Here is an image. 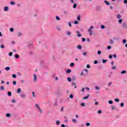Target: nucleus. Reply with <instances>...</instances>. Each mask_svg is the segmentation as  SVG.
I'll list each match as a JSON object with an SVG mask.
<instances>
[{
  "instance_id": "obj_1",
  "label": "nucleus",
  "mask_w": 127,
  "mask_h": 127,
  "mask_svg": "<svg viewBox=\"0 0 127 127\" xmlns=\"http://www.w3.org/2000/svg\"><path fill=\"white\" fill-rule=\"evenodd\" d=\"M62 102H63V99H57L54 103V106H55V107H58L59 104H61Z\"/></svg>"
},
{
  "instance_id": "obj_2",
  "label": "nucleus",
  "mask_w": 127,
  "mask_h": 127,
  "mask_svg": "<svg viewBox=\"0 0 127 127\" xmlns=\"http://www.w3.org/2000/svg\"><path fill=\"white\" fill-rule=\"evenodd\" d=\"M92 29H94V26H91L89 29H88V32L89 33V35L92 36L93 35V31Z\"/></svg>"
},
{
  "instance_id": "obj_3",
  "label": "nucleus",
  "mask_w": 127,
  "mask_h": 127,
  "mask_svg": "<svg viewBox=\"0 0 127 127\" xmlns=\"http://www.w3.org/2000/svg\"><path fill=\"white\" fill-rule=\"evenodd\" d=\"M35 106L38 109L40 114H42V113H43V111H42V109L39 107V105L38 104H36Z\"/></svg>"
},
{
  "instance_id": "obj_4",
  "label": "nucleus",
  "mask_w": 127,
  "mask_h": 127,
  "mask_svg": "<svg viewBox=\"0 0 127 127\" xmlns=\"http://www.w3.org/2000/svg\"><path fill=\"white\" fill-rule=\"evenodd\" d=\"M122 27L123 28H125V29H127V23L124 22L122 23Z\"/></svg>"
},
{
  "instance_id": "obj_5",
  "label": "nucleus",
  "mask_w": 127,
  "mask_h": 127,
  "mask_svg": "<svg viewBox=\"0 0 127 127\" xmlns=\"http://www.w3.org/2000/svg\"><path fill=\"white\" fill-rule=\"evenodd\" d=\"M33 81L34 82H36L37 81V76H36V74H34Z\"/></svg>"
},
{
  "instance_id": "obj_6",
  "label": "nucleus",
  "mask_w": 127,
  "mask_h": 127,
  "mask_svg": "<svg viewBox=\"0 0 127 127\" xmlns=\"http://www.w3.org/2000/svg\"><path fill=\"white\" fill-rule=\"evenodd\" d=\"M71 72H72V70H71V69H67L66 71V74H70Z\"/></svg>"
},
{
  "instance_id": "obj_7",
  "label": "nucleus",
  "mask_w": 127,
  "mask_h": 127,
  "mask_svg": "<svg viewBox=\"0 0 127 127\" xmlns=\"http://www.w3.org/2000/svg\"><path fill=\"white\" fill-rule=\"evenodd\" d=\"M89 97H90V94L87 95L86 96H85L83 98V100H86L87 99H89Z\"/></svg>"
},
{
  "instance_id": "obj_8",
  "label": "nucleus",
  "mask_w": 127,
  "mask_h": 127,
  "mask_svg": "<svg viewBox=\"0 0 127 127\" xmlns=\"http://www.w3.org/2000/svg\"><path fill=\"white\" fill-rule=\"evenodd\" d=\"M57 94L58 95H62V91L61 90H59L58 91H57Z\"/></svg>"
},
{
  "instance_id": "obj_9",
  "label": "nucleus",
  "mask_w": 127,
  "mask_h": 127,
  "mask_svg": "<svg viewBox=\"0 0 127 127\" xmlns=\"http://www.w3.org/2000/svg\"><path fill=\"white\" fill-rule=\"evenodd\" d=\"M109 43L111 45H113V44H114V40H113L112 39H110L109 41Z\"/></svg>"
},
{
  "instance_id": "obj_10",
  "label": "nucleus",
  "mask_w": 127,
  "mask_h": 127,
  "mask_svg": "<svg viewBox=\"0 0 127 127\" xmlns=\"http://www.w3.org/2000/svg\"><path fill=\"white\" fill-rule=\"evenodd\" d=\"M8 6H5L4 7V11H8Z\"/></svg>"
},
{
  "instance_id": "obj_11",
  "label": "nucleus",
  "mask_w": 127,
  "mask_h": 127,
  "mask_svg": "<svg viewBox=\"0 0 127 127\" xmlns=\"http://www.w3.org/2000/svg\"><path fill=\"white\" fill-rule=\"evenodd\" d=\"M20 97L22 99H23V98L26 97V94H20Z\"/></svg>"
},
{
  "instance_id": "obj_12",
  "label": "nucleus",
  "mask_w": 127,
  "mask_h": 127,
  "mask_svg": "<svg viewBox=\"0 0 127 127\" xmlns=\"http://www.w3.org/2000/svg\"><path fill=\"white\" fill-rule=\"evenodd\" d=\"M11 116V114H10V113H7L6 114V117L7 118H10Z\"/></svg>"
},
{
  "instance_id": "obj_13",
  "label": "nucleus",
  "mask_w": 127,
  "mask_h": 127,
  "mask_svg": "<svg viewBox=\"0 0 127 127\" xmlns=\"http://www.w3.org/2000/svg\"><path fill=\"white\" fill-rule=\"evenodd\" d=\"M5 70H6V71H9V70H10V67L9 66H7L5 68Z\"/></svg>"
},
{
  "instance_id": "obj_14",
  "label": "nucleus",
  "mask_w": 127,
  "mask_h": 127,
  "mask_svg": "<svg viewBox=\"0 0 127 127\" xmlns=\"http://www.w3.org/2000/svg\"><path fill=\"white\" fill-rule=\"evenodd\" d=\"M105 3H106V4H107V5H110L111 4L110 3V2H109V1H107V0H105L104 1Z\"/></svg>"
},
{
  "instance_id": "obj_15",
  "label": "nucleus",
  "mask_w": 127,
  "mask_h": 127,
  "mask_svg": "<svg viewBox=\"0 0 127 127\" xmlns=\"http://www.w3.org/2000/svg\"><path fill=\"white\" fill-rule=\"evenodd\" d=\"M77 48L78 49L81 50L82 49V46H81L80 45H78L77 47Z\"/></svg>"
},
{
  "instance_id": "obj_16",
  "label": "nucleus",
  "mask_w": 127,
  "mask_h": 127,
  "mask_svg": "<svg viewBox=\"0 0 127 127\" xmlns=\"http://www.w3.org/2000/svg\"><path fill=\"white\" fill-rule=\"evenodd\" d=\"M60 121H57L56 122V124L57 125V126H59V125H60Z\"/></svg>"
},
{
  "instance_id": "obj_17",
  "label": "nucleus",
  "mask_w": 127,
  "mask_h": 127,
  "mask_svg": "<svg viewBox=\"0 0 127 127\" xmlns=\"http://www.w3.org/2000/svg\"><path fill=\"white\" fill-rule=\"evenodd\" d=\"M77 20H79V21L81 20V15H79L77 16Z\"/></svg>"
},
{
  "instance_id": "obj_18",
  "label": "nucleus",
  "mask_w": 127,
  "mask_h": 127,
  "mask_svg": "<svg viewBox=\"0 0 127 127\" xmlns=\"http://www.w3.org/2000/svg\"><path fill=\"white\" fill-rule=\"evenodd\" d=\"M102 63H103V64H105V63H106V62H108V60H104V59H103V60H102Z\"/></svg>"
},
{
  "instance_id": "obj_19",
  "label": "nucleus",
  "mask_w": 127,
  "mask_h": 127,
  "mask_svg": "<svg viewBox=\"0 0 127 127\" xmlns=\"http://www.w3.org/2000/svg\"><path fill=\"white\" fill-rule=\"evenodd\" d=\"M117 17L118 19L122 18V15L121 14H119L117 15Z\"/></svg>"
},
{
  "instance_id": "obj_20",
  "label": "nucleus",
  "mask_w": 127,
  "mask_h": 127,
  "mask_svg": "<svg viewBox=\"0 0 127 127\" xmlns=\"http://www.w3.org/2000/svg\"><path fill=\"white\" fill-rule=\"evenodd\" d=\"M108 103H109L110 105H112V104H113L114 103V102H113L112 100H109V101H108Z\"/></svg>"
},
{
  "instance_id": "obj_21",
  "label": "nucleus",
  "mask_w": 127,
  "mask_h": 127,
  "mask_svg": "<svg viewBox=\"0 0 127 127\" xmlns=\"http://www.w3.org/2000/svg\"><path fill=\"white\" fill-rule=\"evenodd\" d=\"M20 92H21V89L18 88V89H17V93L18 94H19V93H20Z\"/></svg>"
},
{
  "instance_id": "obj_22",
  "label": "nucleus",
  "mask_w": 127,
  "mask_h": 127,
  "mask_svg": "<svg viewBox=\"0 0 127 127\" xmlns=\"http://www.w3.org/2000/svg\"><path fill=\"white\" fill-rule=\"evenodd\" d=\"M101 29H105V28H106V26H105V25H101Z\"/></svg>"
},
{
  "instance_id": "obj_23",
  "label": "nucleus",
  "mask_w": 127,
  "mask_h": 127,
  "mask_svg": "<svg viewBox=\"0 0 127 127\" xmlns=\"http://www.w3.org/2000/svg\"><path fill=\"white\" fill-rule=\"evenodd\" d=\"M111 69H112V70H117V66H112V67H111Z\"/></svg>"
},
{
  "instance_id": "obj_24",
  "label": "nucleus",
  "mask_w": 127,
  "mask_h": 127,
  "mask_svg": "<svg viewBox=\"0 0 127 127\" xmlns=\"http://www.w3.org/2000/svg\"><path fill=\"white\" fill-rule=\"evenodd\" d=\"M111 109L112 111H114V110H116V107L115 106H111Z\"/></svg>"
},
{
  "instance_id": "obj_25",
  "label": "nucleus",
  "mask_w": 127,
  "mask_h": 127,
  "mask_svg": "<svg viewBox=\"0 0 127 127\" xmlns=\"http://www.w3.org/2000/svg\"><path fill=\"white\" fill-rule=\"evenodd\" d=\"M74 65H75V64L74 63H71L70 64V67H74Z\"/></svg>"
},
{
  "instance_id": "obj_26",
  "label": "nucleus",
  "mask_w": 127,
  "mask_h": 127,
  "mask_svg": "<svg viewBox=\"0 0 127 127\" xmlns=\"http://www.w3.org/2000/svg\"><path fill=\"white\" fill-rule=\"evenodd\" d=\"M97 54L98 55H101V54H102V51H101L100 50H99L97 51Z\"/></svg>"
},
{
  "instance_id": "obj_27",
  "label": "nucleus",
  "mask_w": 127,
  "mask_h": 127,
  "mask_svg": "<svg viewBox=\"0 0 127 127\" xmlns=\"http://www.w3.org/2000/svg\"><path fill=\"white\" fill-rule=\"evenodd\" d=\"M115 102H117V103H119V102H120V99H119V98H115Z\"/></svg>"
},
{
  "instance_id": "obj_28",
  "label": "nucleus",
  "mask_w": 127,
  "mask_h": 127,
  "mask_svg": "<svg viewBox=\"0 0 127 127\" xmlns=\"http://www.w3.org/2000/svg\"><path fill=\"white\" fill-rule=\"evenodd\" d=\"M127 73V71L126 70H123L121 72V74H126Z\"/></svg>"
},
{
  "instance_id": "obj_29",
  "label": "nucleus",
  "mask_w": 127,
  "mask_h": 127,
  "mask_svg": "<svg viewBox=\"0 0 127 127\" xmlns=\"http://www.w3.org/2000/svg\"><path fill=\"white\" fill-rule=\"evenodd\" d=\"M67 81L68 82H71L72 79H71V77H67Z\"/></svg>"
},
{
  "instance_id": "obj_30",
  "label": "nucleus",
  "mask_w": 127,
  "mask_h": 127,
  "mask_svg": "<svg viewBox=\"0 0 127 127\" xmlns=\"http://www.w3.org/2000/svg\"><path fill=\"white\" fill-rule=\"evenodd\" d=\"M14 57H15V58H16V59L19 58V55H18V54L15 55Z\"/></svg>"
},
{
  "instance_id": "obj_31",
  "label": "nucleus",
  "mask_w": 127,
  "mask_h": 127,
  "mask_svg": "<svg viewBox=\"0 0 127 127\" xmlns=\"http://www.w3.org/2000/svg\"><path fill=\"white\" fill-rule=\"evenodd\" d=\"M7 95H8V96H9V97H11V92L10 91L8 92Z\"/></svg>"
},
{
  "instance_id": "obj_32",
  "label": "nucleus",
  "mask_w": 127,
  "mask_h": 127,
  "mask_svg": "<svg viewBox=\"0 0 127 127\" xmlns=\"http://www.w3.org/2000/svg\"><path fill=\"white\" fill-rule=\"evenodd\" d=\"M64 14H68V11L64 10L63 11Z\"/></svg>"
},
{
  "instance_id": "obj_33",
  "label": "nucleus",
  "mask_w": 127,
  "mask_h": 127,
  "mask_svg": "<svg viewBox=\"0 0 127 127\" xmlns=\"http://www.w3.org/2000/svg\"><path fill=\"white\" fill-rule=\"evenodd\" d=\"M81 107H86V104L84 103H81Z\"/></svg>"
},
{
  "instance_id": "obj_34",
  "label": "nucleus",
  "mask_w": 127,
  "mask_h": 127,
  "mask_svg": "<svg viewBox=\"0 0 127 127\" xmlns=\"http://www.w3.org/2000/svg\"><path fill=\"white\" fill-rule=\"evenodd\" d=\"M68 25H69V27H72V24L71 23V22L69 21L68 22Z\"/></svg>"
},
{
  "instance_id": "obj_35",
  "label": "nucleus",
  "mask_w": 127,
  "mask_h": 127,
  "mask_svg": "<svg viewBox=\"0 0 127 127\" xmlns=\"http://www.w3.org/2000/svg\"><path fill=\"white\" fill-rule=\"evenodd\" d=\"M72 122L74 123L75 124H77V120H76L75 119H72Z\"/></svg>"
},
{
  "instance_id": "obj_36",
  "label": "nucleus",
  "mask_w": 127,
  "mask_h": 127,
  "mask_svg": "<svg viewBox=\"0 0 127 127\" xmlns=\"http://www.w3.org/2000/svg\"><path fill=\"white\" fill-rule=\"evenodd\" d=\"M56 19H57V20H60V17L58 16H56Z\"/></svg>"
},
{
  "instance_id": "obj_37",
  "label": "nucleus",
  "mask_w": 127,
  "mask_h": 127,
  "mask_svg": "<svg viewBox=\"0 0 127 127\" xmlns=\"http://www.w3.org/2000/svg\"><path fill=\"white\" fill-rule=\"evenodd\" d=\"M74 24H79V21H77V20H75L74 21Z\"/></svg>"
},
{
  "instance_id": "obj_38",
  "label": "nucleus",
  "mask_w": 127,
  "mask_h": 127,
  "mask_svg": "<svg viewBox=\"0 0 127 127\" xmlns=\"http://www.w3.org/2000/svg\"><path fill=\"white\" fill-rule=\"evenodd\" d=\"M118 22L120 23V24H121V23H122L123 22V19H120L118 20Z\"/></svg>"
},
{
  "instance_id": "obj_39",
  "label": "nucleus",
  "mask_w": 127,
  "mask_h": 127,
  "mask_svg": "<svg viewBox=\"0 0 127 127\" xmlns=\"http://www.w3.org/2000/svg\"><path fill=\"white\" fill-rule=\"evenodd\" d=\"M10 3L12 5H14V4H15V2H14V1H11Z\"/></svg>"
},
{
  "instance_id": "obj_40",
  "label": "nucleus",
  "mask_w": 127,
  "mask_h": 127,
  "mask_svg": "<svg viewBox=\"0 0 127 127\" xmlns=\"http://www.w3.org/2000/svg\"><path fill=\"white\" fill-rule=\"evenodd\" d=\"M69 98H70V99H73V98H74V95H73V94H70V95H69Z\"/></svg>"
},
{
  "instance_id": "obj_41",
  "label": "nucleus",
  "mask_w": 127,
  "mask_h": 127,
  "mask_svg": "<svg viewBox=\"0 0 127 127\" xmlns=\"http://www.w3.org/2000/svg\"><path fill=\"white\" fill-rule=\"evenodd\" d=\"M86 67L87 69H90L91 68V65H90V64H87Z\"/></svg>"
},
{
  "instance_id": "obj_42",
  "label": "nucleus",
  "mask_w": 127,
  "mask_h": 127,
  "mask_svg": "<svg viewBox=\"0 0 127 127\" xmlns=\"http://www.w3.org/2000/svg\"><path fill=\"white\" fill-rule=\"evenodd\" d=\"M73 8H76L77 7V4L74 3L73 6Z\"/></svg>"
},
{
  "instance_id": "obj_43",
  "label": "nucleus",
  "mask_w": 127,
  "mask_h": 127,
  "mask_svg": "<svg viewBox=\"0 0 127 127\" xmlns=\"http://www.w3.org/2000/svg\"><path fill=\"white\" fill-rule=\"evenodd\" d=\"M123 44H125V43H127V40L126 39H124L123 40Z\"/></svg>"
},
{
  "instance_id": "obj_44",
  "label": "nucleus",
  "mask_w": 127,
  "mask_h": 127,
  "mask_svg": "<svg viewBox=\"0 0 127 127\" xmlns=\"http://www.w3.org/2000/svg\"><path fill=\"white\" fill-rule=\"evenodd\" d=\"M75 80H76V77H75V76H73L72 77V80L75 81Z\"/></svg>"
},
{
  "instance_id": "obj_45",
  "label": "nucleus",
  "mask_w": 127,
  "mask_h": 127,
  "mask_svg": "<svg viewBox=\"0 0 127 127\" xmlns=\"http://www.w3.org/2000/svg\"><path fill=\"white\" fill-rule=\"evenodd\" d=\"M94 105H95V106H98V105H99V102L96 101V102H95V103H94Z\"/></svg>"
},
{
  "instance_id": "obj_46",
  "label": "nucleus",
  "mask_w": 127,
  "mask_h": 127,
  "mask_svg": "<svg viewBox=\"0 0 127 127\" xmlns=\"http://www.w3.org/2000/svg\"><path fill=\"white\" fill-rule=\"evenodd\" d=\"M61 127H68V126H67V125L65 126V125L62 124L61 125Z\"/></svg>"
},
{
  "instance_id": "obj_47",
  "label": "nucleus",
  "mask_w": 127,
  "mask_h": 127,
  "mask_svg": "<svg viewBox=\"0 0 127 127\" xmlns=\"http://www.w3.org/2000/svg\"><path fill=\"white\" fill-rule=\"evenodd\" d=\"M12 78H16V75L14 74H13L12 75Z\"/></svg>"
},
{
  "instance_id": "obj_48",
  "label": "nucleus",
  "mask_w": 127,
  "mask_h": 127,
  "mask_svg": "<svg viewBox=\"0 0 127 127\" xmlns=\"http://www.w3.org/2000/svg\"><path fill=\"white\" fill-rule=\"evenodd\" d=\"M111 49H112V46H108L107 48V49H108V50Z\"/></svg>"
},
{
  "instance_id": "obj_49",
  "label": "nucleus",
  "mask_w": 127,
  "mask_h": 127,
  "mask_svg": "<svg viewBox=\"0 0 127 127\" xmlns=\"http://www.w3.org/2000/svg\"><path fill=\"white\" fill-rule=\"evenodd\" d=\"M32 45V44H30V43H28L27 46L26 47H30V46Z\"/></svg>"
},
{
  "instance_id": "obj_50",
  "label": "nucleus",
  "mask_w": 127,
  "mask_h": 127,
  "mask_svg": "<svg viewBox=\"0 0 127 127\" xmlns=\"http://www.w3.org/2000/svg\"><path fill=\"white\" fill-rule=\"evenodd\" d=\"M91 125V124L89 123H87L86 124V127H90V126Z\"/></svg>"
},
{
  "instance_id": "obj_51",
  "label": "nucleus",
  "mask_w": 127,
  "mask_h": 127,
  "mask_svg": "<svg viewBox=\"0 0 127 127\" xmlns=\"http://www.w3.org/2000/svg\"><path fill=\"white\" fill-rule=\"evenodd\" d=\"M66 35H71V32L68 31L67 33H66Z\"/></svg>"
},
{
  "instance_id": "obj_52",
  "label": "nucleus",
  "mask_w": 127,
  "mask_h": 127,
  "mask_svg": "<svg viewBox=\"0 0 127 127\" xmlns=\"http://www.w3.org/2000/svg\"><path fill=\"white\" fill-rule=\"evenodd\" d=\"M0 90H1V91H4V87L3 86H0Z\"/></svg>"
},
{
  "instance_id": "obj_53",
  "label": "nucleus",
  "mask_w": 127,
  "mask_h": 127,
  "mask_svg": "<svg viewBox=\"0 0 127 127\" xmlns=\"http://www.w3.org/2000/svg\"><path fill=\"white\" fill-rule=\"evenodd\" d=\"M0 48H2V49H3L4 48V45H1L0 46Z\"/></svg>"
},
{
  "instance_id": "obj_54",
  "label": "nucleus",
  "mask_w": 127,
  "mask_h": 127,
  "mask_svg": "<svg viewBox=\"0 0 127 127\" xmlns=\"http://www.w3.org/2000/svg\"><path fill=\"white\" fill-rule=\"evenodd\" d=\"M81 36H82V35L80 33L77 34V37H81Z\"/></svg>"
},
{
  "instance_id": "obj_55",
  "label": "nucleus",
  "mask_w": 127,
  "mask_h": 127,
  "mask_svg": "<svg viewBox=\"0 0 127 127\" xmlns=\"http://www.w3.org/2000/svg\"><path fill=\"white\" fill-rule=\"evenodd\" d=\"M82 42H85V41H86V39L85 38H82Z\"/></svg>"
},
{
  "instance_id": "obj_56",
  "label": "nucleus",
  "mask_w": 127,
  "mask_h": 127,
  "mask_svg": "<svg viewBox=\"0 0 127 127\" xmlns=\"http://www.w3.org/2000/svg\"><path fill=\"white\" fill-rule=\"evenodd\" d=\"M97 114H102V110H98L97 112Z\"/></svg>"
},
{
  "instance_id": "obj_57",
  "label": "nucleus",
  "mask_w": 127,
  "mask_h": 127,
  "mask_svg": "<svg viewBox=\"0 0 127 127\" xmlns=\"http://www.w3.org/2000/svg\"><path fill=\"white\" fill-rule=\"evenodd\" d=\"M95 89H96V90H100V87H99V86H95Z\"/></svg>"
},
{
  "instance_id": "obj_58",
  "label": "nucleus",
  "mask_w": 127,
  "mask_h": 127,
  "mask_svg": "<svg viewBox=\"0 0 127 127\" xmlns=\"http://www.w3.org/2000/svg\"><path fill=\"white\" fill-rule=\"evenodd\" d=\"M109 59H113V56H112L111 55H110L109 56Z\"/></svg>"
},
{
  "instance_id": "obj_59",
  "label": "nucleus",
  "mask_w": 127,
  "mask_h": 127,
  "mask_svg": "<svg viewBox=\"0 0 127 127\" xmlns=\"http://www.w3.org/2000/svg\"><path fill=\"white\" fill-rule=\"evenodd\" d=\"M120 106L121 107H124V106H125V104L124 103H121L120 104Z\"/></svg>"
},
{
  "instance_id": "obj_60",
  "label": "nucleus",
  "mask_w": 127,
  "mask_h": 127,
  "mask_svg": "<svg viewBox=\"0 0 127 127\" xmlns=\"http://www.w3.org/2000/svg\"><path fill=\"white\" fill-rule=\"evenodd\" d=\"M13 85H16V81H13L12 82Z\"/></svg>"
},
{
  "instance_id": "obj_61",
  "label": "nucleus",
  "mask_w": 127,
  "mask_h": 127,
  "mask_svg": "<svg viewBox=\"0 0 127 127\" xmlns=\"http://www.w3.org/2000/svg\"><path fill=\"white\" fill-rule=\"evenodd\" d=\"M13 28H10V31H11V32H13Z\"/></svg>"
},
{
  "instance_id": "obj_62",
  "label": "nucleus",
  "mask_w": 127,
  "mask_h": 127,
  "mask_svg": "<svg viewBox=\"0 0 127 127\" xmlns=\"http://www.w3.org/2000/svg\"><path fill=\"white\" fill-rule=\"evenodd\" d=\"M82 55H83V56H86V55H87V52H84L82 54Z\"/></svg>"
},
{
  "instance_id": "obj_63",
  "label": "nucleus",
  "mask_w": 127,
  "mask_h": 127,
  "mask_svg": "<svg viewBox=\"0 0 127 127\" xmlns=\"http://www.w3.org/2000/svg\"><path fill=\"white\" fill-rule=\"evenodd\" d=\"M12 103H16V101H15V100L14 99H12V101H11Z\"/></svg>"
},
{
  "instance_id": "obj_64",
  "label": "nucleus",
  "mask_w": 127,
  "mask_h": 127,
  "mask_svg": "<svg viewBox=\"0 0 127 127\" xmlns=\"http://www.w3.org/2000/svg\"><path fill=\"white\" fill-rule=\"evenodd\" d=\"M12 54H13V53H12V52H10L9 53V56H11L12 55Z\"/></svg>"
}]
</instances>
